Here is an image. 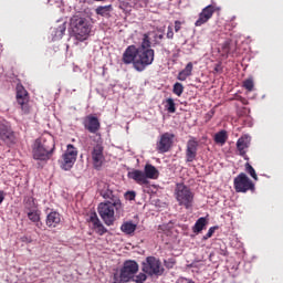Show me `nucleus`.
Segmentation results:
<instances>
[{
	"instance_id": "412c9836",
	"label": "nucleus",
	"mask_w": 283,
	"mask_h": 283,
	"mask_svg": "<svg viewBox=\"0 0 283 283\" xmlns=\"http://www.w3.org/2000/svg\"><path fill=\"white\" fill-rule=\"evenodd\" d=\"M61 224V214L56 211H52L46 216V227L50 229H55Z\"/></svg>"
},
{
	"instance_id": "58836bf2",
	"label": "nucleus",
	"mask_w": 283,
	"mask_h": 283,
	"mask_svg": "<svg viewBox=\"0 0 283 283\" xmlns=\"http://www.w3.org/2000/svg\"><path fill=\"white\" fill-rule=\"evenodd\" d=\"M181 29H182V22L176 20L175 21V32H180Z\"/></svg>"
},
{
	"instance_id": "0eeeda50",
	"label": "nucleus",
	"mask_w": 283,
	"mask_h": 283,
	"mask_svg": "<svg viewBox=\"0 0 283 283\" xmlns=\"http://www.w3.org/2000/svg\"><path fill=\"white\" fill-rule=\"evenodd\" d=\"M234 190L237 193H247V191H255V184L247 176V174H239L234 180Z\"/></svg>"
},
{
	"instance_id": "8fccbe9b",
	"label": "nucleus",
	"mask_w": 283,
	"mask_h": 283,
	"mask_svg": "<svg viewBox=\"0 0 283 283\" xmlns=\"http://www.w3.org/2000/svg\"><path fill=\"white\" fill-rule=\"evenodd\" d=\"M95 1H105V0H95Z\"/></svg>"
},
{
	"instance_id": "79ce46f5",
	"label": "nucleus",
	"mask_w": 283,
	"mask_h": 283,
	"mask_svg": "<svg viewBox=\"0 0 283 283\" xmlns=\"http://www.w3.org/2000/svg\"><path fill=\"white\" fill-rule=\"evenodd\" d=\"M65 30H66L65 23H63L62 25L59 27V32L61 34H65Z\"/></svg>"
},
{
	"instance_id": "f257e3e1",
	"label": "nucleus",
	"mask_w": 283,
	"mask_h": 283,
	"mask_svg": "<svg viewBox=\"0 0 283 283\" xmlns=\"http://www.w3.org/2000/svg\"><path fill=\"white\" fill-rule=\"evenodd\" d=\"M150 32L144 33L139 46L128 45L123 53L122 61L124 65H132L136 72H145L149 65L154 64L156 51L151 49Z\"/></svg>"
},
{
	"instance_id": "c03bdc74",
	"label": "nucleus",
	"mask_w": 283,
	"mask_h": 283,
	"mask_svg": "<svg viewBox=\"0 0 283 283\" xmlns=\"http://www.w3.org/2000/svg\"><path fill=\"white\" fill-rule=\"evenodd\" d=\"M155 39H159V41H163V39H165V35H163V34H157V35H155Z\"/></svg>"
},
{
	"instance_id": "473e14b6",
	"label": "nucleus",
	"mask_w": 283,
	"mask_h": 283,
	"mask_svg": "<svg viewBox=\"0 0 283 283\" xmlns=\"http://www.w3.org/2000/svg\"><path fill=\"white\" fill-rule=\"evenodd\" d=\"M28 218L31 220V222H39L41 220V217L36 213V211L29 212Z\"/></svg>"
},
{
	"instance_id": "7ed1b4c3",
	"label": "nucleus",
	"mask_w": 283,
	"mask_h": 283,
	"mask_svg": "<svg viewBox=\"0 0 283 283\" xmlns=\"http://www.w3.org/2000/svg\"><path fill=\"white\" fill-rule=\"evenodd\" d=\"M54 139L52 137L40 138L35 140L33 148V158L34 160H50L52 154L54 153Z\"/></svg>"
},
{
	"instance_id": "bb28decb",
	"label": "nucleus",
	"mask_w": 283,
	"mask_h": 283,
	"mask_svg": "<svg viewBox=\"0 0 283 283\" xmlns=\"http://www.w3.org/2000/svg\"><path fill=\"white\" fill-rule=\"evenodd\" d=\"M120 229L123 233H126L127 235H132V233L136 231V224H134L133 222H125L122 224Z\"/></svg>"
},
{
	"instance_id": "f03ea898",
	"label": "nucleus",
	"mask_w": 283,
	"mask_h": 283,
	"mask_svg": "<svg viewBox=\"0 0 283 283\" xmlns=\"http://www.w3.org/2000/svg\"><path fill=\"white\" fill-rule=\"evenodd\" d=\"M97 212L106 227H112L114 222H116L115 213H123V202H120V200L101 202L97 207Z\"/></svg>"
},
{
	"instance_id": "72a5a7b5",
	"label": "nucleus",
	"mask_w": 283,
	"mask_h": 283,
	"mask_svg": "<svg viewBox=\"0 0 283 283\" xmlns=\"http://www.w3.org/2000/svg\"><path fill=\"white\" fill-rule=\"evenodd\" d=\"M216 229H218V227L209 228L208 232L203 235V240H209V238H212L213 233H216Z\"/></svg>"
},
{
	"instance_id": "7c9ffc66",
	"label": "nucleus",
	"mask_w": 283,
	"mask_h": 283,
	"mask_svg": "<svg viewBox=\"0 0 283 283\" xmlns=\"http://www.w3.org/2000/svg\"><path fill=\"white\" fill-rule=\"evenodd\" d=\"M132 282H136V283H144L147 281V273H139V274H135L133 275V277L130 279Z\"/></svg>"
},
{
	"instance_id": "aec40b11",
	"label": "nucleus",
	"mask_w": 283,
	"mask_h": 283,
	"mask_svg": "<svg viewBox=\"0 0 283 283\" xmlns=\"http://www.w3.org/2000/svg\"><path fill=\"white\" fill-rule=\"evenodd\" d=\"M101 186L103 188L99 189V196H102V198H104L105 200H111L106 202H114L115 200H120L118 197L114 196V191L109 189V185H107L106 182H101L99 187Z\"/></svg>"
},
{
	"instance_id": "a878e982",
	"label": "nucleus",
	"mask_w": 283,
	"mask_h": 283,
	"mask_svg": "<svg viewBox=\"0 0 283 283\" xmlns=\"http://www.w3.org/2000/svg\"><path fill=\"white\" fill-rule=\"evenodd\" d=\"M113 8L112 4L108 6H99L95 9V14H98L99 17H109Z\"/></svg>"
},
{
	"instance_id": "5701e85b",
	"label": "nucleus",
	"mask_w": 283,
	"mask_h": 283,
	"mask_svg": "<svg viewBox=\"0 0 283 283\" xmlns=\"http://www.w3.org/2000/svg\"><path fill=\"white\" fill-rule=\"evenodd\" d=\"M144 176H146V179L156 180L158 178V169L154 165L147 164L144 168Z\"/></svg>"
},
{
	"instance_id": "2eb2a0df",
	"label": "nucleus",
	"mask_w": 283,
	"mask_h": 283,
	"mask_svg": "<svg viewBox=\"0 0 283 283\" xmlns=\"http://www.w3.org/2000/svg\"><path fill=\"white\" fill-rule=\"evenodd\" d=\"M249 147H251V135H242L237 140V151H239V156L244 158V160H249V156L247 155Z\"/></svg>"
},
{
	"instance_id": "c756f323",
	"label": "nucleus",
	"mask_w": 283,
	"mask_h": 283,
	"mask_svg": "<svg viewBox=\"0 0 283 283\" xmlns=\"http://www.w3.org/2000/svg\"><path fill=\"white\" fill-rule=\"evenodd\" d=\"M243 87L248 92H253V90L255 87V83L253 82L252 77L247 78V80L243 81Z\"/></svg>"
},
{
	"instance_id": "f8f14e48",
	"label": "nucleus",
	"mask_w": 283,
	"mask_h": 283,
	"mask_svg": "<svg viewBox=\"0 0 283 283\" xmlns=\"http://www.w3.org/2000/svg\"><path fill=\"white\" fill-rule=\"evenodd\" d=\"M0 140L4 145H14L17 143V136H14V132L8 124L0 123Z\"/></svg>"
},
{
	"instance_id": "9b49d317",
	"label": "nucleus",
	"mask_w": 283,
	"mask_h": 283,
	"mask_svg": "<svg viewBox=\"0 0 283 283\" xmlns=\"http://www.w3.org/2000/svg\"><path fill=\"white\" fill-rule=\"evenodd\" d=\"M171 145H174V135L164 133L156 143V150L158 154H167L171 149Z\"/></svg>"
},
{
	"instance_id": "393cba45",
	"label": "nucleus",
	"mask_w": 283,
	"mask_h": 283,
	"mask_svg": "<svg viewBox=\"0 0 283 283\" xmlns=\"http://www.w3.org/2000/svg\"><path fill=\"white\" fill-rule=\"evenodd\" d=\"M213 140L217 145H226L227 140H229V134L222 129L214 135Z\"/></svg>"
},
{
	"instance_id": "f704fd0d",
	"label": "nucleus",
	"mask_w": 283,
	"mask_h": 283,
	"mask_svg": "<svg viewBox=\"0 0 283 283\" xmlns=\"http://www.w3.org/2000/svg\"><path fill=\"white\" fill-rule=\"evenodd\" d=\"M164 266H166V269H174V266H176V260L174 259L165 260Z\"/></svg>"
},
{
	"instance_id": "a211bd4d",
	"label": "nucleus",
	"mask_w": 283,
	"mask_h": 283,
	"mask_svg": "<svg viewBox=\"0 0 283 283\" xmlns=\"http://www.w3.org/2000/svg\"><path fill=\"white\" fill-rule=\"evenodd\" d=\"M88 222L93 224V229L97 235H105V233H107V228L103 226V222H101V219H98V214L96 212H91L88 214Z\"/></svg>"
},
{
	"instance_id": "37998d69",
	"label": "nucleus",
	"mask_w": 283,
	"mask_h": 283,
	"mask_svg": "<svg viewBox=\"0 0 283 283\" xmlns=\"http://www.w3.org/2000/svg\"><path fill=\"white\" fill-rule=\"evenodd\" d=\"M6 200V197L3 196V191H0V205Z\"/></svg>"
},
{
	"instance_id": "6e6552de",
	"label": "nucleus",
	"mask_w": 283,
	"mask_h": 283,
	"mask_svg": "<svg viewBox=\"0 0 283 283\" xmlns=\"http://www.w3.org/2000/svg\"><path fill=\"white\" fill-rule=\"evenodd\" d=\"M78 156V150L74 145L69 144L66 146V151L62 155L61 168L64 171H70L74 167V163H76V158Z\"/></svg>"
},
{
	"instance_id": "e433bc0d",
	"label": "nucleus",
	"mask_w": 283,
	"mask_h": 283,
	"mask_svg": "<svg viewBox=\"0 0 283 283\" xmlns=\"http://www.w3.org/2000/svg\"><path fill=\"white\" fill-rule=\"evenodd\" d=\"M166 36L167 39H174V28L171 25L168 27Z\"/></svg>"
},
{
	"instance_id": "20e7f679",
	"label": "nucleus",
	"mask_w": 283,
	"mask_h": 283,
	"mask_svg": "<svg viewBox=\"0 0 283 283\" xmlns=\"http://www.w3.org/2000/svg\"><path fill=\"white\" fill-rule=\"evenodd\" d=\"M70 25L77 41H85L87 36H90V32H92V28L90 27V21H87V19L80 15H73L71 18Z\"/></svg>"
},
{
	"instance_id": "ddd939ff",
	"label": "nucleus",
	"mask_w": 283,
	"mask_h": 283,
	"mask_svg": "<svg viewBox=\"0 0 283 283\" xmlns=\"http://www.w3.org/2000/svg\"><path fill=\"white\" fill-rule=\"evenodd\" d=\"M104 149L103 145L96 144L91 153L93 166L96 169H101L103 167V163H105V155L103 154Z\"/></svg>"
},
{
	"instance_id": "b1692460",
	"label": "nucleus",
	"mask_w": 283,
	"mask_h": 283,
	"mask_svg": "<svg viewBox=\"0 0 283 283\" xmlns=\"http://www.w3.org/2000/svg\"><path fill=\"white\" fill-rule=\"evenodd\" d=\"M207 224H209V221L207 220V218L205 217H201L199 218L195 226L192 227V231L198 234V233H201L202 230L207 227Z\"/></svg>"
},
{
	"instance_id": "c9c22d12",
	"label": "nucleus",
	"mask_w": 283,
	"mask_h": 283,
	"mask_svg": "<svg viewBox=\"0 0 283 283\" xmlns=\"http://www.w3.org/2000/svg\"><path fill=\"white\" fill-rule=\"evenodd\" d=\"M126 200H135L136 199V192L135 191H127L125 193Z\"/></svg>"
},
{
	"instance_id": "4be33fe9",
	"label": "nucleus",
	"mask_w": 283,
	"mask_h": 283,
	"mask_svg": "<svg viewBox=\"0 0 283 283\" xmlns=\"http://www.w3.org/2000/svg\"><path fill=\"white\" fill-rule=\"evenodd\" d=\"M192 72H193V63L189 62L186 65V67L178 73V76H177L178 81H187V78L191 76Z\"/></svg>"
},
{
	"instance_id": "9d476101",
	"label": "nucleus",
	"mask_w": 283,
	"mask_h": 283,
	"mask_svg": "<svg viewBox=\"0 0 283 283\" xmlns=\"http://www.w3.org/2000/svg\"><path fill=\"white\" fill-rule=\"evenodd\" d=\"M15 91V98L18 104L21 105L22 112L24 114H30V105L28 104L30 103V94H28V91L22 84H17Z\"/></svg>"
},
{
	"instance_id": "f3484780",
	"label": "nucleus",
	"mask_w": 283,
	"mask_h": 283,
	"mask_svg": "<svg viewBox=\"0 0 283 283\" xmlns=\"http://www.w3.org/2000/svg\"><path fill=\"white\" fill-rule=\"evenodd\" d=\"M84 128L90 132V134H97V132L101 130V120H98V117L94 115H87L84 118Z\"/></svg>"
},
{
	"instance_id": "c85d7f7f",
	"label": "nucleus",
	"mask_w": 283,
	"mask_h": 283,
	"mask_svg": "<svg viewBox=\"0 0 283 283\" xmlns=\"http://www.w3.org/2000/svg\"><path fill=\"white\" fill-rule=\"evenodd\" d=\"M166 109L169 114H176V102H174V98L166 99Z\"/></svg>"
},
{
	"instance_id": "09e8293b",
	"label": "nucleus",
	"mask_w": 283,
	"mask_h": 283,
	"mask_svg": "<svg viewBox=\"0 0 283 283\" xmlns=\"http://www.w3.org/2000/svg\"><path fill=\"white\" fill-rule=\"evenodd\" d=\"M27 202H32V199H31V198H28V199H27Z\"/></svg>"
},
{
	"instance_id": "39448f33",
	"label": "nucleus",
	"mask_w": 283,
	"mask_h": 283,
	"mask_svg": "<svg viewBox=\"0 0 283 283\" xmlns=\"http://www.w3.org/2000/svg\"><path fill=\"white\" fill-rule=\"evenodd\" d=\"M175 198L179 207H185V209L193 207V191L185 184H176Z\"/></svg>"
},
{
	"instance_id": "1a4fd4ad",
	"label": "nucleus",
	"mask_w": 283,
	"mask_h": 283,
	"mask_svg": "<svg viewBox=\"0 0 283 283\" xmlns=\"http://www.w3.org/2000/svg\"><path fill=\"white\" fill-rule=\"evenodd\" d=\"M135 273H138V263L132 260L125 261L119 274L120 282H130Z\"/></svg>"
},
{
	"instance_id": "49530a36",
	"label": "nucleus",
	"mask_w": 283,
	"mask_h": 283,
	"mask_svg": "<svg viewBox=\"0 0 283 283\" xmlns=\"http://www.w3.org/2000/svg\"><path fill=\"white\" fill-rule=\"evenodd\" d=\"M114 283H120L118 282V277L116 275H114Z\"/></svg>"
},
{
	"instance_id": "a19ab883",
	"label": "nucleus",
	"mask_w": 283,
	"mask_h": 283,
	"mask_svg": "<svg viewBox=\"0 0 283 283\" xmlns=\"http://www.w3.org/2000/svg\"><path fill=\"white\" fill-rule=\"evenodd\" d=\"M222 50H223L224 54H229V42H224L222 44Z\"/></svg>"
},
{
	"instance_id": "a18cd8bd",
	"label": "nucleus",
	"mask_w": 283,
	"mask_h": 283,
	"mask_svg": "<svg viewBox=\"0 0 283 283\" xmlns=\"http://www.w3.org/2000/svg\"><path fill=\"white\" fill-rule=\"evenodd\" d=\"M22 242H32V240H28V237L22 238Z\"/></svg>"
},
{
	"instance_id": "2f4dec72",
	"label": "nucleus",
	"mask_w": 283,
	"mask_h": 283,
	"mask_svg": "<svg viewBox=\"0 0 283 283\" xmlns=\"http://www.w3.org/2000/svg\"><path fill=\"white\" fill-rule=\"evenodd\" d=\"M245 171L251 176V178H253V180H258V174L255 172V168H253L251 164H245Z\"/></svg>"
},
{
	"instance_id": "423d86ee",
	"label": "nucleus",
	"mask_w": 283,
	"mask_h": 283,
	"mask_svg": "<svg viewBox=\"0 0 283 283\" xmlns=\"http://www.w3.org/2000/svg\"><path fill=\"white\" fill-rule=\"evenodd\" d=\"M142 271L149 275L150 277H160L165 273V268L160 262V259H156V256H147L146 260L142 263Z\"/></svg>"
},
{
	"instance_id": "cd10ccee",
	"label": "nucleus",
	"mask_w": 283,
	"mask_h": 283,
	"mask_svg": "<svg viewBox=\"0 0 283 283\" xmlns=\"http://www.w3.org/2000/svg\"><path fill=\"white\" fill-rule=\"evenodd\" d=\"M185 92V86L180 82H176L172 86V93L176 94V96H182V93Z\"/></svg>"
},
{
	"instance_id": "6ab92c4d",
	"label": "nucleus",
	"mask_w": 283,
	"mask_h": 283,
	"mask_svg": "<svg viewBox=\"0 0 283 283\" xmlns=\"http://www.w3.org/2000/svg\"><path fill=\"white\" fill-rule=\"evenodd\" d=\"M127 176L130 180H135L137 185H149V180H147V177L143 170L134 169L129 171Z\"/></svg>"
},
{
	"instance_id": "4c0bfd02",
	"label": "nucleus",
	"mask_w": 283,
	"mask_h": 283,
	"mask_svg": "<svg viewBox=\"0 0 283 283\" xmlns=\"http://www.w3.org/2000/svg\"><path fill=\"white\" fill-rule=\"evenodd\" d=\"M176 283H196V282H193V280H191V279L180 277L177 280Z\"/></svg>"
},
{
	"instance_id": "de8ad7c7",
	"label": "nucleus",
	"mask_w": 283,
	"mask_h": 283,
	"mask_svg": "<svg viewBox=\"0 0 283 283\" xmlns=\"http://www.w3.org/2000/svg\"><path fill=\"white\" fill-rule=\"evenodd\" d=\"M243 105H247V99H242Z\"/></svg>"
},
{
	"instance_id": "ea45409f",
	"label": "nucleus",
	"mask_w": 283,
	"mask_h": 283,
	"mask_svg": "<svg viewBox=\"0 0 283 283\" xmlns=\"http://www.w3.org/2000/svg\"><path fill=\"white\" fill-rule=\"evenodd\" d=\"M214 72L222 73V63L219 62L214 65Z\"/></svg>"
},
{
	"instance_id": "4468645a",
	"label": "nucleus",
	"mask_w": 283,
	"mask_h": 283,
	"mask_svg": "<svg viewBox=\"0 0 283 283\" xmlns=\"http://www.w3.org/2000/svg\"><path fill=\"white\" fill-rule=\"evenodd\" d=\"M214 13L216 6L209 4L205 7L202 11L199 13L198 20L195 22L196 28H200L201 25H205V23H208Z\"/></svg>"
},
{
	"instance_id": "dca6fc26",
	"label": "nucleus",
	"mask_w": 283,
	"mask_h": 283,
	"mask_svg": "<svg viewBox=\"0 0 283 283\" xmlns=\"http://www.w3.org/2000/svg\"><path fill=\"white\" fill-rule=\"evenodd\" d=\"M198 140L190 138L186 145V163H193L198 157Z\"/></svg>"
}]
</instances>
